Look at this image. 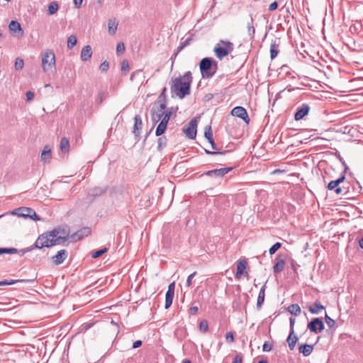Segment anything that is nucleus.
Returning a JSON list of instances; mask_svg holds the SVG:
<instances>
[{
	"label": "nucleus",
	"instance_id": "50",
	"mask_svg": "<svg viewBox=\"0 0 363 363\" xmlns=\"http://www.w3.org/2000/svg\"><path fill=\"white\" fill-rule=\"evenodd\" d=\"M225 339L227 342L232 343L234 341V336L232 332H228L225 335Z\"/></svg>",
	"mask_w": 363,
	"mask_h": 363
},
{
	"label": "nucleus",
	"instance_id": "35",
	"mask_svg": "<svg viewBox=\"0 0 363 363\" xmlns=\"http://www.w3.org/2000/svg\"><path fill=\"white\" fill-rule=\"evenodd\" d=\"M77 40L74 35H71L67 39V48L69 49L73 48L77 44Z\"/></svg>",
	"mask_w": 363,
	"mask_h": 363
},
{
	"label": "nucleus",
	"instance_id": "40",
	"mask_svg": "<svg viewBox=\"0 0 363 363\" xmlns=\"http://www.w3.org/2000/svg\"><path fill=\"white\" fill-rule=\"evenodd\" d=\"M107 251H108V248L104 247L102 249H100L99 250L94 252L91 255V257L93 258H98V257H101L102 255H104L105 252H106Z\"/></svg>",
	"mask_w": 363,
	"mask_h": 363
},
{
	"label": "nucleus",
	"instance_id": "16",
	"mask_svg": "<svg viewBox=\"0 0 363 363\" xmlns=\"http://www.w3.org/2000/svg\"><path fill=\"white\" fill-rule=\"evenodd\" d=\"M247 265V262L246 259H242L238 262L237 271L235 275V279H240L243 274L246 277H248V273L247 272L244 273V270L246 269Z\"/></svg>",
	"mask_w": 363,
	"mask_h": 363
},
{
	"label": "nucleus",
	"instance_id": "52",
	"mask_svg": "<svg viewBox=\"0 0 363 363\" xmlns=\"http://www.w3.org/2000/svg\"><path fill=\"white\" fill-rule=\"evenodd\" d=\"M196 272H193L192 274H191L188 277H187V279H186V286L189 287L192 284V279L193 278L196 276Z\"/></svg>",
	"mask_w": 363,
	"mask_h": 363
},
{
	"label": "nucleus",
	"instance_id": "23",
	"mask_svg": "<svg viewBox=\"0 0 363 363\" xmlns=\"http://www.w3.org/2000/svg\"><path fill=\"white\" fill-rule=\"evenodd\" d=\"M325 309V307L319 301H315L312 305L308 306L309 311L313 314H318L320 310Z\"/></svg>",
	"mask_w": 363,
	"mask_h": 363
},
{
	"label": "nucleus",
	"instance_id": "31",
	"mask_svg": "<svg viewBox=\"0 0 363 363\" xmlns=\"http://www.w3.org/2000/svg\"><path fill=\"white\" fill-rule=\"evenodd\" d=\"M288 311L296 316L298 315L301 313V308L296 304H291L288 307Z\"/></svg>",
	"mask_w": 363,
	"mask_h": 363
},
{
	"label": "nucleus",
	"instance_id": "55",
	"mask_svg": "<svg viewBox=\"0 0 363 363\" xmlns=\"http://www.w3.org/2000/svg\"><path fill=\"white\" fill-rule=\"evenodd\" d=\"M198 310H199V308L197 306H191L189 309V314L191 315H194L198 313Z\"/></svg>",
	"mask_w": 363,
	"mask_h": 363
},
{
	"label": "nucleus",
	"instance_id": "21",
	"mask_svg": "<svg viewBox=\"0 0 363 363\" xmlns=\"http://www.w3.org/2000/svg\"><path fill=\"white\" fill-rule=\"evenodd\" d=\"M92 55V50L90 45H85L81 51V60L86 62L91 58Z\"/></svg>",
	"mask_w": 363,
	"mask_h": 363
},
{
	"label": "nucleus",
	"instance_id": "13",
	"mask_svg": "<svg viewBox=\"0 0 363 363\" xmlns=\"http://www.w3.org/2000/svg\"><path fill=\"white\" fill-rule=\"evenodd\" d=\"M233 169V167H225L220 169H215L213 170H210L204 172L202 175H206L208 177H223L226 174L230 172Z\"/></svg>",
	"mask_w": 363,
	"mask_h": 363
},
{
	"label": "nucleus",
	"instance_id": "39",
	"mask_svg": "<svg viewBox=\"0 0 363 363\" xmlns=\"http://www.w3.org/2000/svg\"><path fill=\"white\" fill-rule=\"evenodd\" d=\"M204 135L205 138L208 140V141L211 140L213 138L211 127L210 125L206 126Z\"/></svg>",
	"mask_w": 363,
	"mask_h": 363
},
{
	"label": "nucleus",
	"instance_id": "57",
	"mask_svg": "<svg viewBox=\"0 0 363 363\" xmlns=\"http://www.w3.org/2000/svg\"><path fill=\"white\" fill-rule=\"evenodd\" d=\"M205 152L206 154L211 155H223L226 152H219V151H210L208 150H205Z\"/></svg>",
	"mask_w": 363,
	"mask_h": 363
},
{
	"label": "nucleus",
	"instance_id": "63",
	"mask_svg": "<svg viewBox=\"0 0 363 363\" xmlns=\"http://www.w3.org/2000/svg\"><path fill=\"white\" fill-rule=\"evenodd\" d=\"M83 0H74V4L77 8H80L82 6Z\"/></svg>",
	"mask_w": 363,
	"mask_h": 363
},
{
	"label": "nucleus",
	"instance_id": "45",
	"mask_svg": "<svg viewBox=\"0 0 363 363\" xmlns=\"http://www.w3.org/2000/svg\"><path fill=\"white\" fill-rule=\"evenodd\" d=\"M18 252L16 248H2L1 247V255L2 254H15Z\"/></svg>",
	"mask_w": 363,
	"mask_h": 363
},
{
	"label": "nucleus",
	"instance_id": "58",
	"mask_svg": "<svg viewBox=\"0 0 363 363\" xmlns=\"http://www.w3.org/2000/svg\"><path fill=\"white\" fill-rule=\"evenodd\" d=\"M174 287H175L174 282L171 283L168 286V290L166 293H169V294L170 293V294H174Z\"/></svg>",
	"mask_w": 363,
	"mask_h": 363
},
{
	"label": "nucleus",
	"instance_id": "6",
	"mask_svg": "<svg viewBox=\"0 0 363 363\" xmlns=\"http://www.w3.org/2000/svg\"><path fill=\"white\" fill-rule=\"evenodd\" d=\"M55 55L53 51L47 50L42 55V67L45 72H47L55 67Z\"/></svg>",
	"mask_w": 363,
	"mask_h": 363
},
{
	"label": "nucleus",
	"instance_id": "47",
	"mask_svg": "<svg viewBox=\"0 0 363 363\" xmlns=\"http://www.w3.org/2000/svg\"><path fill=\"white\" fill-rule=\"evenodd\" d=\"M125 51V45L124 43L122 42H120L117 44L116 46V53L118 55L123 53Z\"/></svg>",
	"mask_w": 363,
	"mask_h": 363
},
{
	"label": "nucleus",
	"instance_id": "59",
	"mask_svg": "<svg viewBox=\"0 0 363 363\" xmlns=\"http://www.w3.org/2000/svg\"><path fill=\"white\" fill-rule=\"evenodd\" d=\"M278 7V4L277 1H274L272 2V4H269V10L270 11H275Z\"/></svg>",
	"mask_w": 363,
	"mask_h": 363
},
{
	"label": "nucleus",
	"instance_id": "33",
	"mask_svg": "<svg viewBox=\"0 0 363 363\" xmlns=\"http://www.w3.org/2000/svg\"><path fill=\"white\" fill-rule=\"evenodd\" d=\"M30 281L29 280H27V279H17V280H13V279H11V280H4V281H0V286H9V285H12V284H14L16 283H18V282H28Z\"/></svg>",
	"mask_w": 363,
	"mask_h": 363
},
{
	"label": "nucleus",
	"instance_id": "4",
	"mask_svg": "<svg viewBox=\"0 0 363 363\" xmlns=\"http://www.w3.org/2000/svg\"><path fill=\"white\" fill-rule=\"evenodd\" d=\"M234 49L233 44L228 40H220L213 49L215 55L219 60H222L224 57L227 56Z\"/></svg>",
	"mask_w": 363,
	"mask_h": 363
},
{
	"label": "nucleus",
	"instance_id": "36",
	"mask_svg": "<svg viewBox=\"0 0 363 363\" xmlns=\"http://www.w3.org/2000/svg\"><path fill=\"white\" fill-rule=\"evenodd\" d=\"M174 295L172 294L166 293L165 294V308H169L172 304Z\"/></svg>",
	"mask_w": 363,
	"mask_h": 363
},
{
	"label": "nucleus",
	"instance_id": "64",
	"mask_svg": "<svg viewBox=\"0 0 363 363\" xmlns=\"http://www.w3.org/2000/svg\"><path fill=\"white\" fill-rule=\"evenodd\" d=\"M166 91V88H164L163 90H162V92L161 93V94L159 96V99L158 100H164L165 101V99H164V93Z\"/></svg>",
	"mask_w": 363,
	"mask_h": 363
},
{
	"label": "nucleus",
	"instance_id": "29",
	"mask_svg": "<svg viewBox=\"0 0 363 363\" xmlns=\"http://www.w3.org/2000/svg\"><path fill=\"white\" fill-rule=\"evenodd\" d=\"M118 24L115 18L110 19L108 21V32L110 34H111V35L115 34V33L117 30V28H118Z\"/></svg>",
	"mask_w": 363,
	"mask_h": 363
},
{
	"label": "nucleus",
	"instance_id": "11",
	"mask_svg": "<svg viewBox=\"0 0 363 363\" xmlns=\"http://www.w3.org/2000/svg\"><path fill=\"white\" fill-rule=\"evenodd\" d=\"M311 110V106L308 104H302L297 107L294 114V119L296 121L302 120L307 116Z\"/></svg>",
	"mask_w": 363,
	"mask_h": 363
},
{
	"label": "nucleus",
	"instance_id": "27",
	"mask_svg": "<svg viewBox=\"0 0 363 363\" xmlns=\"http://www.w3.org/2000/svg\"><path fill=\"white\" fill-rule=\"evenodd\" d=\"M41 160L47 162H49L51 159V150L49 146L46 145L44 147L42 153H41Z\"/></svg>",
	"mask_w": 363,
	"mask_h": 363
},
{
	"label": "nucleus",
	"instance_id": "48",
	"mask_svg": "<svg viewBox=\"0 0 363 363\" xmlns=\"http://www.w3.org/2000/svg\"><path fill=\"white\" fill-rule=\"evenodd\" d=\"M108 67L109 63L105 60L101 64L99 69L103 72H106L108 70Z\"/></svg>",
	"mask_w": 363,
	"mask_h": 363
},
{
	"label": "nucleus",
	"instance_id": "51",
	"mask_svg": "<svg viewBox=\"0 0 363 363\" xmlns=\"http://www.w3.org/2000/svg\"><path fill=\"white\" fill-rule=\"evenodd\" d=\"M191 40V37H189L185 40H184V38H182L179 45L182 46V48H184L185 47H186L187 45H189Z\"/></svg>",
	"mask_w": 363,
	"mask_h": 363
},
{
	"label": "nucleus",
	"instance_id": "17",
	"mask_svg": "<svg viewBox=\"0 0 363 363\" xmlns=\"http://www.w3.org/2000/svg\"><path fill=\"white\" fill-rule=\"evenodd\" d=\"M143 128V121L142 118L139 115H136L134 117V125L133 133L136 138L137 140H139L140 130Z\"/></svg>",
	"mask_w": 363,
	"mask_h": 363
},
{
	"label": "nucleus",
	"instance_id": "32",
	"mask_svg": "<svg viewBox=\"0 0 363 363\" xmlns=\"http://www.w3.org/2000/svg\"><path fill=\"white\" fill-rule=\"evenodd\" d=\"M247 32L250 39H254L255 34V28L253 25V19L251 18L250 21L247 23Z\"/></svg>",
	"mask_w": 363,
	"mask_h": 363
},
{
	"label": "nucleus",
	"instance_id": "24",
	"mask_svg": "<svg viewBox=\"0 0 363 363\" xmlns=\"http://www.w3.org/2000/svg\"><path fill=\"white\" fill-rule=\"evenodd\" d=\"M279 43L276 40H273L270 45V57L272 60L274 59L279 52Z\"/></svg>",
	"mask_w": 363,
	"mask_h": 363
},
{
	"label": "nucleus",
	"instance_id": "12",
	"mask_svg": "<svg viewBox=\"0 0 363 363\" xmlns=\"http://www.w3.org/2000/svg\"><path fill=\"white\" fill-rule=\"evenodd\" d=\"M197 121L196 119H192L188 124V127L184 129V133L189 139H194L196 135Z\"/></svg>",
	"mask_w": 363,
	"mask_h": 363
},
{
	"label": "nucleus",
	"instance_id": "49",
	"mask_svg": "<svg viewBox=\"0 0 363 363\" xmlns=\"http://www.w3.org/2000/svg\"><path fill=\"white\" fill-rule=\"evenodd\" d=\"M121 70L125 72H128L129 71V64L126 60H124L121 62Z\"/></svg>",
	"mask_w": 363,
	"mask_h": 363
},
{
	"label": "nucleus",
	"instance_id": "34",
	"mask_svg": "<svg viewBox=\"0 0 363 363\" xmlns=\"http://www.w3.org/2000/svg\"><path fill=\"white\" fill-rule=\"evenodd\" d=\"M167 143V139L165 136H162L158 138L157 140V150H162L164 147H166Z\"/></svg>",
	"mask_w": 363,
	"mask_h": 363
},
{
	"label": "nucleus",
	"instance_id": "38",
	"mask_svg": "<svg viewBox=\"0 0 363 363\" xmlns=\"http://www.w3.org/2000/svg\"><path fill=\"white\" fill-rule=\"evenodd\" d=\"M106 191V189L96 187L91 190V194L94 196H101L104 194Z\"/></svg>",
	"mask_w": 363,
	"mask_h": 363
},
{
	"label": "nucleus",
	"instance_id": "20",
	"mask_svg": "<svg viewBox=\"0 0 363 363\" xmlns=\"http://www.w3.org/2000/svg\"><path fill=\"white\" fill-rule=\"evenodd\" d=\"M298 337L295 334L294 331H290L289 335L286 339V342H288L289 347L291 350H294L296 345L298 342Z\"/></svg>",
	"mask_w": 363,
	"mask_h": 363
},
{
	"label": "nucleus",
	"instance_id": "8",
	"mask_svg": "<svg viewBox=\"0 0 363 363\" xmlns=\"http://www.w3.org/2000/svg\"><path fill=\"white\" fill-rule=\"evenodd\" d=\"M12 213L21 217L31 218L33 220H40L35 211L33 208L28 207H20L13 211Z\"/></svg>",
	"mask_w": 363,
	"mask_h": 363
},
{
	"label": "nucleus",
	"instance_id": "53",
	"mask_svg": "<svg viewBox=\"0 0 363 363\" xmlns=\"http://www.w3.org/2000/svg\"><path fill=\"white\" fill-rule=\"evenodd\" d=\"M272 349V344L269 343L268 342H265L262 346V350L264 352H269Z\"/></svg>",
	"mask_w": 363,
	"mask_h": 363
},
{
	"label": "nucleus",
	"instance_id": "22",
	"mask_svg": "<svg viewBox=\"0 0 363 363\" xmlns=\"http://www.w3.org/2000/svg\"><path fill=\"white\" fill-rule=\"evenodd\" d=\"M313 351V345L308 344H303L298 347V352L304 357L309 356Z\"/></svg>",
	"mask_w": 363,
	"mask_h": 363
},
{
	"label": "nucleus",
	"instance_id": "1",
	"mask_svg": "<svg viewBox=\"0 0 363 363\" xmlns=\"http://www.w3.org/2000/svg\"><path fill=\"white\" fill-rule=\"evenodd\" d=\"M192 80L193 78L190 71L186 72L182 77H176L172 81V92L175 93L180 99H183L190 94Z\"/></svg>",
	"mask_w": 363,
	"mask_h": 363
},
{
	"label": "nucleus",
	"instance_id": "44",
	"mask_svg": "<svg viewBox=\"0 0 363 363\" xmlns=\"http://www.w3.org/2000/svg\"><path fill=\"white\" fill-rule=\"evenodd\" d=\"M281 247V243L276 242L269 250V252L271 255H274L279 248Z\"/></svg>",
	"mask_w": 363,
	"mask_h": 363
},
{
	"label": "nucleus",
	"instance_id": "7",
	"mask_svg": "<svg viewBox=\"0 0 363 363\" xmlns=\"http://www.w3.org/2000/svg\"><path fill=\"white\" fill-rule=\"evenodd\" d=\"M157 105H158L157 110L155 108H153L152 110V120L154 122V123H157V122H159L162 119L163 115L167 111L166 101H162L160 99L157 100V101L155 102V106Z\"/></svg>",
	"mask_w": 363,
	"mask_h": 363
},
{
	"label": "nucleus",
	"instance_id": "28",
	"mask_svg": "<svg viewBox=\"0 0 363 363\" xmlns=\"http://www.w3.org/2000/svg\"><path fill=\"white\" fill-rule=\"evenodd\" d=\"M60 150L61 151L63 152V153H67L69 152V140L65 138V137H63L61 140H60Z\"/></svg>",
	"mask_w": 363,
	"mask_h": 363
},
{
	"label": "nucleus",
	"instance_id": "41",
	"mask_svg": "<svg viewBox=\"0 0 363 363\" xmlns=\"http://www.w3.org/2000/svg\"><path fill=\"white\" fill-rule=\"evenodd\" d=\"M23 66H24V62H23V59H21L20 57H17L16 59V62H15V69L16 70H21L23 68Z\"/></svg>",
	"mask_w": 363,
	"mask_h": 363
},
{
	"label": "nucleus",
	"instance_id": "37",
	"mask_svg": "<svg viewBox=\"0 0 363 363\" xmlns=\"http://www.w3.org/2000/svg\"><path fill=\"white\" fill-rule=\"evenodd\" d=\"M59 9V6L57 2L52 1L48 6V13L50 15H52L57 12Z\"/></svg>",
	"mask_w": 363,
	"mask_h": 363
},
{
	"label": "nucleus",
	"instance_id": "15",
	"mask_svg": "<svg viewBox=\"0 0 363 363\" xmlns=\"http://www.w3.org/2000/svg\"><path fill=\"white\" fill-rule=\"evenodd\" d=\"M231 114L233 116L242 119L246 123H248L250 121L246 109L242 106H236L233 108L231 111Z\"/></svg>",
	"mask_w": 363,
	"mask_h": 363
},
{
	"label": "nucleus",
	"instance_id": "61",
	"mask_svg": "<svg viewBox=\"0 0 363 363\" xmlns=\"http://www.w3.org/2000/svg\"><path fill=\"white\" fill-rule=\"evenodd\" d=\"M142 345V341L141 340H137L133 342V348L136 349L140 347Z\"/></svg>",
	"mask_w": 363,
	"mask_h": 363
},
{
	"label": "nucleus",
	"instance_id": "46",
	"mask_svg": "<svg viewBox=\"0 0 363 363\" xmlns=\"http://www.w3.org/2000/svg\"><path fill=\"white\" fill-rule=\"evenodd\" d=\"M199 329L201 331H203L204 333L208 331V322L206 320H201L199 323Z\"/></svg>",
	"mask_w": 363,
	"mask_h": 363
},
{
	"label": "nucleus",
	"instance_id": "56",
	"mask_svg": "<svg viewBox=\"0 0 363 363\" xmlns=\"http://www.w3.org/2000/svg\"><path fill=\"white\" fill-rule=\"evenodd\" d=\"M26 95V101L28 102L32 101L34 98V93L31 91H27Z\"/></svg>",
	"mask_w": 363,
	"mask_h": 363
},
{
	"label": "nucleus",
	"instance_id": "26",
	"mask_svg": "<svg viewBox=\"0 0 363 363\" xmlns=\"http://www.w3.org/2000/svg\"><path fill=\"white\" fill-rule=\"evenodd\" d=\"M265 289H266V284H264L262 287L260 289L258 297H257V308L258 309H260L264 301V297H265Z\"/></svg>",
	"mask_w": 363,
	"mask_h": 363
},
{
	"label": "nucleus",
	"instance_id": "14",
	"mask_svg": "<svg viewBox=\"0 0 363 363\" xmlns=\"http://www.w3.org/2000/svg\"><path fill=\"white\" fill-rule=\"evenodd\" d=\"M91 229L89 227H84L77 230L76 233L70 235V239L73 242L79 240L91 234Z\"/></svg>",
	"mask_w": 363,
	"mask_h": 363
},
{
	"label": "nucleus",
	"instance_id": "5",
	"mask_svg": "<svg viewBox=\"0 0 363 363\" xmlns=\"http://www.w3.org/2000/svg\"><path fill=\"white\" fill-rule=\"evenodd\" d=\"M345 179V176L343 173L338 179L330 181L328 184L327 189L329 191H334L338 196H346L348 193L347 188L344 185L340 186V184L344 182Z\"/></svg>",
	"mask_w": 363,
	"mask_h": 363
},
{
	"label": "nucleus",
	"instance_id": "10",
	"mask_svg": "<svg viewBox=\"0 0 363 363\" xmlns=\"http://www.w3.org/2000/svg\"><path fill=\"white\" fill-rule=\"evenodd\" d=\"M52 230H57L58 233L55 237L57 245H64L68 239H70L69 232L65 228H57Z\"/></svg>",
	"mask_w": 363,
	"mask_h": 363
},
{
	"label": "nucleus",
	"instance_id": "30",
	"mask_svg": "<svg viewBox=\"0 0 363 363\" xmlns=\"http://www.w3.org/2000/svg\"><path fill=\"white\" fill-rule=\"evenodd\" d=\"M318 322H319V318H315L310 323H308V328L310 330L311 332L315 333H318Z\"/></svg>",
	"mask_w": 363,
	"mask_h": 363
},
{
	"label": "nucleus",
	"instance_id": "2",
	"mask_svg": "<svg viewBox=\"0 0 363 363\" xmlns=\"http://www.w3.org/2000/svg\"><path fill=\"white\" fill-rule=\"evenodd\" d=\"M57 230L47 231L38 236L35 243L27 248L22 249L19 251L21 255H25L26 252L32 251L34 249H42L43 247H50L54 245H57L55 237L57 234Z\"/></svg>",
	"mask_w": 363,
	"mask_h": 363
},
{
	"label": "nucleus",
	"instance_id": "62",
	"mask_svg": "<svg viewBox=\"0 0 363 363\" xmlns=\"http://www.w3.org/2000/svg\"><path fill=\"white\" fill-rule=\"evenodd\" d=\"M290 331H294L295 319L290 318Z\"/></svg>",
	"mask_w": 363,
	"mask_h": 363
},
{
	"label": "nucleus",
	"instance_id": "25",
	"mask_svg": "<svg viewBox=\"0 0 363 363\" xmlns=\"http://www.w3.org/2000/svg\"><path fill=\"white\" fill-rule=\"evenodd\" d=\"M277 262L273 267V272L274 274H279L281 271H283L285 265V262L284 259H280L279 257L276 258Z\"/></svg>",
	"mask_w": 363,
	"mask_h": 363
},
{
	"label": "nucleus",
	"instance_id": "18",
	"mask_svg": "<svg viewBox=\"0 0 363 363\" xmlns=\"http://www.w3.org/2000/svg\"><path fill=\"white\" fill-rule=\"evenodd\" d=\"M67 251L66 250H61L52 257V259L55 265H60L67 259Z\"/></svg>",
	"mask_w": 363,
	"mask_h": 363
},
{
	"label": "nucleus",
	"instance_id": "9",
	"mask_svg": "<svg viewBox=\"0 0 363 363\" xmlns=\"http://www.w3.org/2000/svg\"><path fill=\"white\" fill-rule=\"evenodd\" d=\"M172 113V112L171 110L166 111V112L164 113V114L163 115V116L161 119L160 123H159V125H157V127L156 128V131H155L156 136H160L164 133V131L167 128V125L170 119Z\"/></svg>",
	"mask_w": 363,
	"mask_h": 363
},
{
	"label": "nucleus",
	"instance_id": "3",
	"mask_svg": "<svg viewBox=\"0 0 363 363\" xmlns=\"http://www.w3.org/2000/svg\"><path fill=\"white\" fill-rule=\"evenodd\" d=\"M199 69L203 79H210L218 69V62L211 57H204L199 62Z\"/></svg>",
	"mask_w": 363,
	"mask_h": 363
},
{
	"label": "nucleus",
	"instance_id": "43",
	"mask_svg": "<svg viewBox=\"0 0 363 363\" xmlns=\"http://www.w3.org/2000/svg\"><path fill=\"white\" fill-rule=\"evenodd\" d=\"M325 322L329 328H334L336 326L335 321L333 318H331L329 315H328V314H325Z\"/></svg>",
	"mask_w": 363,
	"mask_h": 363
},
{
	"label": "nucleus",
	"instance_id": "54",
	"mask_svg": "<svg viewBox=\"0 0 363 363\" xmlns=\"http://www.w3.org/2000/svg\"><path fill=\"white\" fill-rule=\"evenodd\" d=\"M317 325H318V333H320L322 332L324 328H325V326H324V323L323 322V320L319 318V322L317 323Z\"/></svg>",
	"mask_w": 363,
	"mask_h": 363
},
{
	"label": "nucleus",
	"instance_id": "60",
	"mask_svg": "<svg viewBox=\"0 0 363 363\" xmlns=\"http://www.w3.org/2000/svg\"><path fill=\"white\" fill-rule=\"evenodd\" d=\"M242 358L240 355L238 354L235 357L233 363H242Z\"/></svg>",
	"mask_w": 363,
	"mask_h": 363
},
{
	"label": "nucleus",
	"instance_id": "19",
	"mask_svg": "<svg viewBox=\"0 0 363 363\" xmlns=\"http://www.w3.org/2000/svg\"><path fill=\"white\" fill-rule=\"evenodd\" d=\"M10 31L13 33H19L20 36L23 35V30L21 28V24L17 21H11L9 25Z\"/></svg>",
	"mask_w": 363,
	"mask_h": 363
},
{
	"label": "nucleus",
	"instance_id": "42",
	"mask_svg": "<svg viewBox=\"0 0 363 363\" xmlns=\"http://www.w3.org/2000/svg\"><path fill=\"white\" fill-rule=\"evenodd\" d=\"M106 96H107V94H106L105 92L104 91H100L99 94H98V96L96 97V103L98 104H101L104 101V100L106 99Z\"/></svg>",
	"mask_w": 363,
	"mask_h": 363
}]
</instances>
